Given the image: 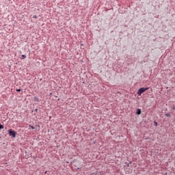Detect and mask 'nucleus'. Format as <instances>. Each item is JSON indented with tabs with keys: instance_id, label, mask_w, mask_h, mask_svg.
<instances>
[{
	"instance_id": "obj_13",
	"label": "nucleus",
	"mask_w": 175,
	"mask_h": 175,
	"mask_svg": "<svg viewBox=\"0 0 175 175\" xmlns=\"http://www.w3.org/2000/svg\"><path fill=\"white\" fill-rule=\"evenodd\" d=\"M36 100H39V98H36Z\"/></svg>"
},
{
	"instance_id": "obj_5",
	"label": "nucleus",
	"mask_w": 175,
	"mask_h": 175,
	"mask_svg": "<svg viewBox=\"0 0 175 175\" xmlns=\"http://www.w3.org/2000/svg\"><path fill=\"white\" fill-rule=\"evenodd\" d=\"M29 129H35V127L30 125V126H29Z\"/></svg>"
},
{
	"instance_id": "obj_7",
	"label": "nucleus",
	"mask_w": 175,
	"mask_h": 175,
	"mask_svg": "<svg viewBox=\"0 0 175 175\" xmlns=\"http://www.w3.org/2000/svg\"><path fill=\"white\" fill-rule=\"evenodd\" d=\"M165 116H166V117H170V113H166Z\"/></svg>"
},
{
	"instance_id": "obj_1",
	"label": "nucleus",
	"mask_w": 175,
	"mask_h": 175,
	"mask_svg": "<svg viewBox=\"0 0 175 175\" xmlns=\"http://www.w3.org/2000/svg\"><path fill=\"white\" fill-rule=\"evenodd\" d=\"M147 90H148V88H141L138 90L137 92V95L139 96H142V94H143V92H146V91H147Z\"/></svg>"
},
{
	"instance_id": "obj_12",
	"label": "nucleus",
	"mask_w": 175,
	"mask_h": 175,
	"mask_svg": "<svg viewBox=\"0 0 175 175\" xmlns=\"http://www.w3.org/2000/svg\"><path fill=\"white\" fill-rule=\"evenodd\" d=\"M36 100H39V98H36Z\"/></svg>"
},
{
	"instance_id": "obj_2",
	"label": "nucleus",
	"mask_w": 175,
	"mask_h": 175,
	"mask_svg": "<svg viewBox=\"0 0 175 175\" xmlns=\"http://www.w3.org/2000/svg\"><path fill=\"white\" fill-rule=\"evenodd\" d=\"M8 133L10 135V136H12V137H16V131L9 129Z\"/></svg>"
},
{
	"instance_id": "obj_9",
	"label": "nucleus",
	"mask_w": 175,
	"mask_h": 175,
	"mask_svg": "<svg viewBox=\"0 0 175 175\" xmlns=\"http://www.w3.org/2000/svg\"><path fill=\"white\" fill-rule=\"evenodd\" d=\"M33 18H38V16H37L36 15H34V16H33Z\"/></svg>"
},
{
	"instance_id": "obj_6",
	"label": "nucleus",
	"mask_w": 175,
	"mask_h": 175,
	"mask_svg": "<svg viewBox=\"0 0 175 175\" xmlns=\"http://www.w3.org/2000/svg\"><path fill=\"white\" fill-rule=\"evenodd\" d=\"M0 129H3V125L0 124Z\"/></svg>"
},
{
	"instance_id": "obj_10",
	"label": "nucleus",
	"mask_w": 175,
	"mask_h": 175,
	"mask_svg": "<svg viewBox=\"0 0 175 175\" xmlns=\"http://www.w3.org/2000/svg\"><path fill=\"white\" fill-rule=\"evenodd\" d=\"M35 111H38V109H35Z\"/></svg>"
},
{
	"instance_id": "obj_4",
	"label": "nucleus",
	"mask_w": 175,
	"mask_h": 175,
	"mask_svg": "<svg viewBox=\"0 0 175 175\" xmlns=\"http://www.w3.org/2000/svg\"><path fill=\"white\" fill-rule=\"evenodd\" d=\"M137 114H138V115L142 114V110L138 109L137 112Z\"/></svg>"
},
{
	"instance_id": "obj_11",
	"label": "nucleus",
	"mask_w": 175,
	"mask_h": 175,
	"mask_svg": "<svg viewBox=\"0 0 175 175\" xmlns=\"http://www.w3.org/2000/svg\"><path fill=\"white\" fill-rule=\"evenodd\" d=\"M155 125H156V126L157 125V122H155Z\"/></svg>"
},
{
	"instance_id": "obj_3",
	"label": "nucleus",
	"mask_w": 175,
	"mask_h": 175,
	"mask_svg": "<svg viewBox=\"0 0 175 175\" xmlns=\"http://www.w3.org/2000/svg\"><path fill=\"white\" fill-rule=\"evenodd\" d=\"M21 58V59H24L27 58V56H25V55H22Z\"/></svg>"
},
{
	"instance_id": "obj_8",
	"label": "nucleus",
	"mask_w": 175,
	"mask_h": 175,
	"mask_svg": "<svg viewBox=\"0 0 175 175\" xmlns=\"http://www.w3.org/2000/svg\"><path fill=\"white\" fill-rule=\"evenodd\" d=\"M16 91H17V92H21V89H17Z\"/></svg>"
}]
</instances>
